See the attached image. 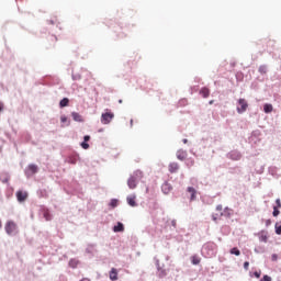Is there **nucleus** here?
<instances>
[{"instance_id": "obj_1", "label": "nucleus", "mask_w": 281, "mask_h": 281, "mask_svg": "<svg viewBox=\"0 0 281 281\" xmlns=\"http://www.w3.org/2000/svg\"><path fill=\"white\" fill-rule=\"evenodd\" d=\"M144 179V172L142 170H135L133 175L127 179V187L130 190H135L137 188L139 181Z\"/></svg>"}, {"instance_id": "obj_2", "label": "nucleus", "mask_w": 281, "mask_h": 281, "mask_svg": "<svg viewBox=\"0 0 281 281\" xmlns=\"http://www.w3.org/2000/svg\"><path fill=\"white\" fill-rule=\"evenodd\" d=\"M218 251V246L215 243H206L202 247V256L204 258H214Z\"/></svg>"}, {"instance_id": "obj_3", "label": "nucleus", "mask_w": 281, "mask_h": 281, "mask_svg": "<svg viewBox=\"0 0 281 281\" xmlns=\"http://www.w3.org/2000/svg\"><path fill=\"white\" fill-rule=\"evenodd\" d=\"M247 109H249V103L247 102V100L239 99L237 101V108H236L237 113L239 115H243V113H245L247 111Z\"/></svg>"}, {"instance_id": "obj_4", "label": "nucleus", "mask_w": 281, "mask_h": 281, "mask_svg": "<svg viewBox=\"0 0 281 281\" xmlns=\"http://www.w3.org/2000/svg\"><path fill=\"white\" fill-rule=\"evenodd\" d=\"M4 229H5L7 234H9V236L16 234V232H18L16 223H14L12 221L7 222Z\"/></svg>"}, {"instance_id": "obj_5", "label": "nucleus", "mask_w": 281, "mask_h": 281, "mask_svg": "<svg viewBox=\"0 0 281 281\" xmlns=\"http://www.w3.org/2000/svg\"><path fill=\"white\" fill-rule=\"evenodd\" d=\"M227 159H232V161H240V159H243V154H240V151H238L237 149L231 150L227 155H226Z\"/></svg>"}, {"instance_id": "obj_6", "label": "nucleus", "mask_w": 281, "mask_h": 281, "mask_svg": "<svg viewBox=\"0 0 281 281\" xmlns=\"http://www.w3.org/2000/svg\"><path fill=\"white\" fill-rule=\"evenodd\" d=\"M113 117H115V114L113 112H105L101 114V124H111L113 121Z\"/></svg>"}, {"instance_id": "obj_7", "label": "nucleus", "mask_w": 281, "mask_h": 281, "mask_svg": "<svg viewBox=\"0 0 281 281\" xmlns=\"http://www.w3.org/2000/svg\"><path fill=\"white\" fill-rule=\"evenodd\" d=\"M154 260H155L158 278H166L167 276L166 269H164V266L161 267V265L159 263V259L155 257Z\"/></svg>"}, {"instance_id": "obj_8", "label": "nucleus", "mask_w": 281, "mask_h": 281, "mask_svg": "<svg viewBox=\"0 0 281 281\" xmlns=\"http://www.w3.org/2000/svg\"><path fill=\"white\" fill-rule=\"evenodd\" d=\"M40 216H43L45 221H52V218H54V215H52V212H49V210L45 206H41Z\"/></svg>"}, {"instance_id": "obj_9", "label": "nucleus", "mask_w": 281, "mask_h": 281, "mask_svg": "<svg viewBox=\"0 0 281 281\" xmlns=\"http://www.w3.org/2000/svg\"><path fill=\"white\" fill-rule=\"evenodd\" d=\"M67 164H72V166H76L78 161H80V155L79 154H71L66 159Z\"/></svg>"}, {"instance_id": "obj_10", "label": "nucleus", "mask_w": 281, "mask_h": 281, "mask_svg": "<svg viewBox=\"0 0 281 281\" xmlns=\"http://www.w3.org/2000/svg\"><path fill=\"white\" fill-rule=\"evenodd\" d=\"M136 199H137V195L135 194L127 195L126 201L130 207H137V202L135 201Z\"/></svg>"}, {"instance_id": "obj_11", "label": "nucleus", "mask_w": 281, "mask_h": 281, "mask_svg": "<svg viewBox=\"0 0 281 281\" xmlns=\"http://www.w3.org/2000/svg\"><path fill=\"white\" fill-rule=\"evenodd\" d=\"M176 155L179 161H184L188 158V151L184 149H178Z\"/></svg>"}, {"instance_id": "obj_12", "label": "nucleus", "mask_w": 281, "mask_h": 281, "mask_svg": "<svg viewBox=\"0 0 281 281\" xmlns=\"http://www.w3.org/2000/svg\"><path fill=\"white\" fill-rule=\"evenodd\" d=\"M161 192L170 194V192H172V184L168 183V181L164 182L161 186Z\"/></svg>"}, {"instance_id": "obj_13", "label": "nucleus", "mask_w": 281, "mask_h": 281, "mask_svg": "<svg viewBox=\"0 0 281 281\" xmlns=\"http://www.w3.org/2000/svg\"><path fill=\"white\" fill-rule=\"evenodd\" d=\"M16 199L20 203H23L27 199V192L25 191H18L16 192Z\"/></svg>"}, {"instance_id": "obj_14", "label": "nucleus", "mask_w": 281, "mask_h": 281, "mask_svg": "<svg viewBox=\"0 0 281 281\" xmlns=\"http://www.w3.org/2000/svg\"><path fill=\"white\" fill-rule=\"evenodd\" d=\"M258 236H259V243H267V240H269V235L267 234V231L259 232Z\"/></svg>"}, {"instance_id": "obj_15", "label": "nucleus", "mask_w": 281, "mask_h": 281, "mask_svg": "<svg viewBox=\"0 0 281 281\" xmlns=\"http://www.w3.org/2000/svg\"><path fill=\"white\" fill-rule=\"evenodd\" d=\"M187 192L191 194L190 201H196V189H194L193 187H188Z\"/></svg>"}, {"instance_id": "obj_16", "label": "nucleus", "mask_w": 281, "mask_h": 281, "mask_svg": "<svg viewBox=\"0 0 281 281\" xmlns=\"http://www.w3.org/2000/svg\"><path fill=\"white\" fill-rule=\"evenodd\" d=\"M78 265H80V260L72 258L69 260L68 266L70 269H78Z\"/></svg>"}, {"instance_id": "obj_17", "label": "nucleus", "mask_w": 281, "mask_h": 281, "mask_svg": "<svg viewBox=\"0 0 281 281\" xmlns=\"http://www.w3.org/2000/svg\"><path fill=\"white\" fill-rule=\"evenodd\" d=\"M71 116L75 122H80V123L85 122V119H82V115H80V113L78 112H72Z\"/></svg>"}, {"instance_id": "obj_18", "label": "nucleus", "mask_w": 281, "mask_h": 281, "mask_svg": "<svg viewBox=\"0 0 281 281\" xmlns=\"http://www.w3.org/2000/svg\"><path fill=\"white\" fill-rule=\"evenodd\" d=\"M113 232L115 234H117L120 232H124V224L122 222H117V224L115 226H113Z\"/></svg>"}, {"instance_id": "obj_19", "label": "nucleus", "mask_w": 281, "mask_h": 281, "mask_svg": "<svg viewBox=\"0 0 281 281\" xmlns=\"http://www.w3.org/2000/svg\"><path fill=\"white\" fill-rule=\"evenodd\" d=\"M179 170V164L177 162H170L169 164V172L175 173Z\"/></svg>"}, {"instance_id": "obj_20", "label": "nucleus", "mask_w": 281, "mask_h": 281, "mask_svg": "<svg viewBox=\"0 0 281 281\" xmlns=\"http://www.w3.org/2000/svg\"><path fill=\"white\" fill-rule=\"evenodd\" d=\"M0 181H2V183H8V181H10V175L8 172H2L0 175Z\"/></svg>"}, {"instance_id": "obj_21", "label": "nucleus", "mask_w": 281, "mask_h": 281, "mask_svg": "<svg viewBox=\"0 0 281 281\" xmlns=\"http://www.w3.org/2000/svg\"><path fill=\"white\" fill-rule=\"evenodd\" d=\"M117 205H120V200H117V199H112L109 203V207H111L112 210H115V207H117Z\"/></svg>"}, {"instance_id": "obj_22", "label": "nucleus", "mask_w": 281, "mask_h": 281, "mask_svg": "<svg viewBox=\"0 0 281 281\" xmlns=\"http://www.w3.org/2000/svg\"><path fill=\"white\" fill-rule=\"evenodd\" d=\"M110 280L115 281L117 280V269L112 268L110 271Z\"/></svg>"}, {"instance_id": "obj_23", "label": "nucleus", "mask_w": 281, "mask_h": 281, "mask_svg": "<svg viewBox=\"0 0 281 281\" xmlns=\"http://www.w3.org/2000/svg\"><path fill=\"white\" fill-rule=\"evenodd\" d=\"M265 113H272L273 112V105L271 103H266L263 105Z\"/></svg>"}, {"instance_id": "obj_24", "label": "nucleus", "mask_w": 281, "mask_h": 281, "mask_svg": "<svg viewBox=\"0 0 281 281\" xmlns=\"http://www.w3.org/2000/svg\"><path fill=\"white\" fill-rule=\"evenodd\" d=\"M221 216H226V218H229V216H232V210L226 206L224 211L221 213Z\"/></svg>"}, {"instance_id": "obj_25", "label": "nucleus", "mask_w": 281, "mask_h": 281, "mask_svg": "<svg viewBox=\"0 0 281 281\" xmlns=\"http://www.w3.org/2000/svg\"><path fill=\"white\" fill-rule=\"evenodd\" d=\"M86 252L93 256V254H95V245H88V247L86 248Z\"/></svg>"}, {"instance_id": "obj_26", "label": "nucleus", "mask_w": 281, "mask_h": 281, "mask_svg": "<svg viewBox=\"0 0 281 281\" xmlns=\"http://www.w3.org/2000/svg\"><path fill=\"white\" fill-rule=\"evenodd\" d=\"M200 95H202V98H209L210 97V90L207 88H202L200 90Z\"/></svg>"}, {"instance_id": "obj_27", "label": "nucleus", "mask_w": 281, "mask_h": 281, "mask_svg": "<svg viewBox=\"0 0 281 281\" xmlns=\"http://www.w3.org/2000/svg\"><path fill=\"white\" fill-rule=\"evenodd\" d=\"M268 172H269V175H271V177H278V168L277 167H269Z\"/></svg>"}, {"instance_id": "obj_28", "label": "nucleus", "mask_w": 281, "mask_h": 281, "mask_svg": "<svg viewBox=\"0 0 281 281\" xmlns=\"http://www.w3.org/2000/svg\"><path fill=\"white\" fill-rule=\"evenodd\" d=\"M68 105H69V99L64 98L60 100V102H59L60 109H65V106H68Z\"/></svg>"}, {"instance_id": "obj_29", "label": "nucleus", "mask_w": 281, "mask_h": 281, "mask_svg": "<svg viewBox=\"0 0 281 281\" xmlns=\"http://www.w3.org/2000/svg\"><path fill=\"white\" fill-rule=\"evenodd\" d=\"M255 254H265V251H267V248H265V246H257L254 249Z\"/></svg>"}, {"instance_id": "obj_30", "label": "nucleus", "mask_w": 281, "mask_h": 281, "mask_svg": "<svg viewBox=\"0 0 281 281\" xmlns=\"http://www.w3.org/2000/svg\"><path fill=\"white\" fill-rule=\"evenodd\" d=\"M258 71H259V74H261V75L267 74V71H268L267 65H261V66H259Z\"/></svg>"}, {"instance_id": "obj_31", "label": "nucleus", "mask_w": 281, "mask_h": 281, "mask_svg": "<svg viewBox=\"0 0 281 281\" xmlns=\"http://www.w3.org/2000/svg\"><path fill=\"white\" fill-rule=\"evenodd\" d=\"M71 79L72 80H82V75L81 74H71Z\"/></svg>"}, {"instance_id": "obj_32", "label": "nucleus", "mask_w": 281, "mask_h": 281, "mask_svg": "<svg viewBox=\"0 0 281 281\" xmlns=\"http://www.w3.org/2000/svg\"><path fill=\"white\" fill-rule=\"evenodd\" d=\"M60 122H61V124H65L66 126H69V120L67 119L66 115L60 116Z\"/></svg>"}, {"instance_id": "obj_33", "label": "nucleus", "mask_w": 281, "mask_h": 281, "mask_svg": "<svg viewBox=\"0 0 281 281\" xmlns=\"http://www.w3.org/2000/svg\"><path fill=\"white\" fill-rule=\"evenodd\" d=\"M229 254H232L233 256H240V250L234 247L231 249Z\"/></svg>"}, {"instance_id": "obj_34", "label": "nucleus", "mask_w": 281, "mask_h": 281, "mask_svg": "<svg viewBox=\"0 0 281 281\" xmlns=\"http://www.w3.org/2000/svg\"><path fill=\"white\" fill-rule=\"evenodd\" d=\"M272 216H280V210H278V206H273Z\"/></svg>"}, {"instance_id": "obj_35", "label": "nucleus", "mask_w": 281, "mask_h": 281, "mask_svg": "<svg viewBox=\"0 0 281 281\" xmlns=\"http://www.w3.org/2000/svg\"><path fill=\"white\" fill-rule=\"evenodd\" d=\"M80 146H81V148H83V150H88V148H89V143H87V142H82L81 144H80Z\"/></svg>"}, {"instance_id": "obj_36", "label": "nucleus", "mask_w": 281, "mask_h": 281, "mask_svg": "<svg viewBox=\"0 0 281 281\" xmlns=\"http://www.w3.org/2000/svg\"><path fill=\"white\" fill-rule=\"evenodd\" d=\"M274 229H276V234H278V236H280L281 235V225L276 224Z\"/></svg>"}, {"instance_id": "obj_37", "label": "nucleus", "mask_w": 281, "mask_h": 281, "mask_svg": "<svg viewBox=\"0 0 281 281\" xmlns=\"http://www.w3.org/2000/svg\"><path fill=\"white\" fill-rule=\"evenodd\" d=\"M29 170H31V172L34 175V172H36V166L34 165L30 166Z\"/></svg>"}, {"instance_id": "obj_38", "label": "nucleus", "mask_w": 281, "mask_h": 281, "mask_svg": "<svg viewBox=\"0 0 281 281\" xmlns=\"http://www.w3.org/2000/svg\"><path fill=\"white\" fill-rule=\"evenodd\" d=\"M260 281H271V277L266 274Z\"/></svg>"}, {"instance_id": "obj_39", "label": "nucleus", "mask_w": 281, "mask_h": 281, "mask_svg": "<svg viewBox=\"0 0 281 281\" xmlns=\"http://www.w3.org/2000/svg\"><path fill=\"white\" fill-rule=\"evenodd\" d=\"M271 260H272V262H277V260H278V255H277V254H272Z\"/></svg>"}, {"instance_id": "obj_40", "label": "nucleus", "mask_w": 281, "mask_h": 281, "mask_svg": "<svg viewBox=\"0 0 281 281\" xmlns=\"http://www.w3.org/2000/svg\"><path fill=\"white\" fill-rule=\"evenodd\" d=\"M49 38L53 43H56V41H58V37H56V35H50Z\"/></svg>"}, {"instance_id": "obj_41", "label": "nucleus", "mask_w": 281, "mask_h": 281, "mask_svg": "<svg viewBox=\"0 0 281 281\" xmlns=\"http://www.w3.org/2000/svg\"><path fill=\"white\" fill-rule=\"evenodd\" d=\"M244 269L247 271L249 270V261L244 262Z\"/></svg>"}, {"instance_id": "obj_42", "label": "nucleus", "mask_w": 281, "mask_h": 281, "mask_svg": "<svg viewBox=\"0 0 281 281\" xmlns=\"http://www.w3.org/2000/svg\"><path fill=\"white\" fill-rule=\"evenodd\" d=\"M199 262H201V260L196 259V258H193L192 259V265H199Z\"/></svg>"}, {"instance_id": "obj_43", "label": "nucleus", "mask_w": 281, "mask_h": 281, "mask_svg": "<svg viewBox=\"0 0 281 281\" xmlns=\"http://www.w3.org/2000/svg\"><path fill=\"white\" fill-rule=\"evenodd\" d=\"M216 211H217V212L223 211V205H222V204H218V205L216 206Z\"/></svg>"}, {"instance_id": "obj_44", "label": "nucleus", "mask_w": 281, "mask_h": 281, "mask_svg": "<svg viewBox=\"0 0 281 281\" xmlns=\"http://www.w3.org/2000/svg\"><path fill=\"white\" fill-rule=\"evenodd\" d=\"M89 139H91V136L89 135L83 136V142H89Z\"/></svg>"}, {"instance_id": "obj_45", "label": "nucleus", "mask_w": 281, "mask_h": 281, "mask_svg": "<svg viewBox=\"0 0 281 281\" xmlns=\"http://www.w3.org/2000/svg\"><path fill=\"white\" fill-rule=\"evenodd\" d=\"M276 203H277V207H281V201H280V199H277V200H276Z\"/></svg>"}, {"instance_id": "obj_46", "label": "nucleus", "mask_w": 281, "mask_h": 281, "mask_svg": "<svg viewBox=\"0 0 281 281\" xmlns=\"http://www.w3.org/2000/svg\"><path fill=\"white\" fill-rule=\"evenodd\" d=\"M171 225H172V227L176 228V227H177V220H172V221H171Z\"/></svg>"}, {"instance_id": "obj_47", "label": "nucleus", "mask_w": 281, "mask_h": 281, "mask_svg": "<svg viewBox=\"0 0 281 281\" xmlns=\"http://www.w3.org/2000/svg\"><path fill=\"white\" fill-rule=\"evenodd\" d=\"M254 276H255V278H260L261 273L258 272V271H255V272H254Z\"/></svg>"}, {"instance_id": "obj_48", "label": "nucleus", "mask_w": 281, "mask_h": 281, "mask_svg": "<svg viewBox=\"0 0 281 281\" xmlns=\"http://www.w3.org/2000/svg\"><path fill=\"white\" fill-rule=\"evenodd\" d=\"M269 225H271V220L266 221V227H269Z\"/></svg>"}, {"instance_id": "obj_49", "label": "nucleus", "mask_w": 281, "mask_h": 281, "mask_svg": "<svg viewBox=\"0 0 281 281\" xmlns=\"http://www.w3.org/2000/svg\"><path fill=\"white\" fill-rule=\"evenodd\" d=\"M49 23H50V25H55V24H56V21L50 20Z\"/></svg>"}, {"instance_id": "obj_50", "label": "nucleus", "mask_w": 281, "mask_h": 281, "mask_svg": "<svg viewBox=\"0 0 281 281\" xmlns=\"http://www.w3.org/2000/svg\"><path fill=\"white\" fill-rule=\"evenodd\" d=\"M3 111V103H0V113Z\"/></svg>"}, {"instance_id": "obj_51", "label": "nucleus", "mask_w": 281, "mask_h": 281, "mask_svg": "<svg viewBox=\"0 0 281 281\" xmlns=\"http://www.w3.org/2000/svg\"><path fill=\"white\" fill-rule=\"evenodd\" d=\"M212 220L216 221L217 220L216 215H212Z\"/></svg>"}, {"instance_id": "obj_52", "label": "nucleus", "mask_w": 281, "mask_h": 281, "mask_svg": "<svg viewBox=\"0 0 281 281\" xmlns=\"http://www.w3.org/2000/svg\"><path fill=\"white\" fill-rule=\"evenodd\" d=\"M80 281H91V280H89L88 278H83Z\"/></svg>"}, {"instance_id": "obj_53", "label": "nucleus", "mask_w": 281, "mask_h": 281, "mask_svg": "<svg viewBox=\"0 0 281 281\" xmlns=\"http://www.w3.org/2000/svg\"><path fill=\"white\" fill-rule=\"evenodd\" d=\"M184 144H188V138L182 139Z\"/></svg>"}, {"instance_id": "obj_54", "label": "nucleus", "mask_w": 281, "mask_h": 281, "mask_svg": "<svg viewBox=\"0 0 281 281\" xmlns=\"http://www.w3.org/2000/svg\"><path fill=\"white\" fill-rule=\"evenodd\" d=\"M131 126H133V120L130 121Z\"/></svg>"}, {"instance_id": "obj_55", "label": "nucleus", "mask_w": 281, "mask_h": 281, "mask_svg": "<svg viewBox=\"0 0 281 281\" xmlns=\"http://www.w3.org/2000/svg\"><path fill=\"white\" fill-rule=\"evenodd\" d=\"M190 153H191V154H194V150H193V149H190Z\"/></svg>"}, {"instance_id": "obj_56", "label": "nucleus", "mask_w": 281, "mask_h": 281, "mask_svg": "<svg viewBox=\"0 0 281 281\" xmlns=\"http://www.w3.org/2000/svg\"><path fill=\"white\" fill-rule=\"evenodd\" d=\"M1 227H3V225L1 224V221H0V229H1Z\"/></svg>"}, {"instance_id": "obj_57", "label": "nucleus", "mask_w": 281, "mask_h": 281, "mask_svg": "<svg viewBox=\"0 0 281 281\" xmlns=\"http://www.w3.org/2000/svg\"><path fill=\"white\" fill-rule=\"evenodd\" d=\"M254 135H258V132H254Z\"/></svg>"}, {"instance_id": "obj_58", "label": "nucleus", "mask_w": 281, "mask_h": 281, "mask_svg": "<svg viewBox=\"0 0 281 281\" xmlns=\"http://www.w3.org/2000/svg\"><path fill=\"white\" fill-rule=\"evenodd\" d=\"M119 103L122 104V100H119Z\"/></svg>"}]
</instances>
